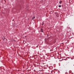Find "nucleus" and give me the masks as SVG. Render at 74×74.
Here are the masks:
<instances>
[{"mask_svg": "<svg viewBox=\"0 0 74 74\" xmlns=\"http://www.w3.org/2000/svg\"><path fill=\"white\" fill-rule=\"evenodd\" d=\"M40 31L41 32H43V29H41Z\"/></svg>", "mask_w": 74, "mask_h": 74, "instance_id": "obj_1", "label": "nucleus"}, {"mask_svg": "<svg viewBox=\"0 0 74 74\" xmlns=\"http://www.w3.org/2000/svg\"><path fill=\"white\" fill-rule=\"evenodd\" d=\"M62 1H59L60 4H62Z\"/></svg>", "mask_w": 74, "mask_h": 74, "instance_id": "obj_2", "label": "nucleus"}, {"mask_svg": "<svg viewBox=\"0 0 74 74\" xmlns=\"http://www.w3.org/2000/svg\"><path fill=\"white\" fill-rule=\"evenodd\" d=\"M35 16H34L32 18V20L34 19H35Z\"/></svg>", "mask_w": 74, "mask_h": 74, "instance_id": "obj_3", "label": "nucleus"}, {"mask_svg": "<svg viewBox=\"0 0 74 74\" xmlns=\"http://www.w3.org/2000/svg\"><path fill=\"white\" fill-rule=\"evenodd\" d=\"M61 7V5H59V7Z\"/></svg>", "mask_w": 74, "mask_h": 74, "instance_id": "obj_4", "label": "nucleus"}, {"mask_svg": "<svg viewBox=\"0 0 74 74\" xmlns=\"http://www.w3.org/2000/svg\"><path fill=\"white\" fill-rule=\"evenodd\" d=\"M44 22H43L42 23V25H44Z\"/></svg>", "mask_w": 74, "mask_h": 74, "instance_id": "obj_5", "label": "nucleus"}]
</instances>
